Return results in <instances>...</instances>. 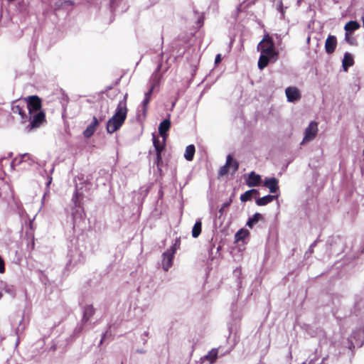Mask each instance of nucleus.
I'll list each match as a JSON object with an SVG mask.
<instances>
[{
    "instance_id": "nucleus-1",
    "label": "nucleus",
    "mask_w": 364,
    "mask_h": 364,
    "mask_svg": "<svg viewBox=\"0 0 364 364\" xmlns=\"http://www.w3.org/2000/svg\"><path fill=\"white\" fill-rule=\"evenodd\" d=\"M26 108L28 111V119L29 124L26 126L25 132L31 131L40 127L45 121V114L41 111V101L37 96H31L28 100L25 99Z\"/></svg>"
},
{
    "instance_id": "nucleus-2",
    "label": "nucleus",
    "mask_w": 364,
    "mask_h": 364,
    "mask_svg": "<svg viewBox=\"0 0 364 364\" xmlns=\"http://www.w3.org/2000/svg\"><path fill=\"white\" fill-rule=\"evenodd\" d=\"M127 100V94H125L123 99L119 102L114 115L108 120L107 123V132L108 133L115 132L123 125L128 112Z\"/></svg>"
},
{
    "instance_id": "nucleus-3",
    "label": "nucleus",
    "mask_w": 364,
    "mask_h": 364,
    "mask_svg": "<svg viewBox=\"0 0 364 364\" xmlns=\"http://www.w3.org/2000/svg\"><path fill=\"white\" fill-rule=\"evenodd\" d=\"M257 50L261 53L258 68L262 70L267 65L269 60L273 58V41L268 34L259 43Z\"/></svg>"
},
{
    "instance_id": "nucleus-4",
    "label": "nucleus",
    "mask_w": 364,
    "mask_h": 364,
    "mask_svg": "<svg viewBox=\"0 0 364 364\" xmlns=\"http://www.w3.org/2000/svg\"><path fill=\"white\" fill-rule=\"evenodd\" d=\"M81 188L76 184L75 192L73 196L72 202L74 205L72 210V216L74 225L79 223L85 218V212L82 207V200L83 198V193Z\"/></svg>"
},
{
    "instance_id": "nucleus-5",
    "label": "nucleus",
    "mask_w": 364,
    "mask_h": 364,
    "mask_svg": "<svg viewBox=\"0 0 364 364\" xmlns=\"http://www.w3.org/2000/svg\"><path fill=\"white\" fill-rule=\"evenodd\" d=\"M179 245V241L177 240L170 248L163 253L161 266L164 271H168L172 266L174 255L178 249Z\"/></svg>"
},
{
    "instance_id": "nucleus-6",
    "label": "nucleus",
    "mask_w": 364,
    "mask_h": 364,
    "mask_svg": "<svg viewBox=\"0 0 364 364\" xmlns=\"http://www.w3.org/2000/svg\"><path fill=\"white\" fill-rule=\"evenodd\" d=\"M161 69V65H159L156 70V71L152 74L151 77L150 82L151 83L150 89L145 93L144 99L142 101L143 111L145 112L146 111L147 105H149L151 96L153 92L154 87L158 85L160 82L161 75L159 73Z\"/></svg>"
},
{
    "instance_id": "nucleus-7",
    "label": "nucleus",
    "mask_w": 364,
    "mask_h": 364,
    "mask_svg": "<svg viewBox=\"0 0 364 364\" xmlns=\"http://www.w3.org/2000/svg\"><path fill=\"white\" fill-rule=\"evenodd\" d=\"M26 101L18 100L13 102L11 106V110L14 113L18 114L21 118V122L25 123L28 119V116L25 114L26 109Z\"/></svg>"
},
{
    "instance_id": "nucleus-8",
    "label": "nucleus",
    "mask_w": 364,
    "mask_h": 364,
    "mask_svg": "<svg viewBox=\"0 0 364 364\" xmlns=\"http://www.w3.org/2000/svg\"><path fill=\"white\" fill-rule=\"evenodd\" d=\"M318 133V123L316 122H311L307 128L305 129L304 136L302 144L309 142L313 140Z\"/></svg>"
},
{
    "instance_id": "nucleus-9",
    "label": "nucleus",
    "mask_w": 364,
    "mask_h": 364,
    "mask_svg": "<svg viewBox=\"0 0 364 364\" xmlns=\"http://www.w3.org/2000/svg\"><path fill=\"white\" fill-rule=\"evenodd\" d=\"M287 101L289 102H298L301 98L300 90L296 87H288L285 90Z\"/></svg>"
},
{
    "instance_id": "nucleus-10",
    "label": "nucleus",
    "mask_w": 364,
    "mask_h": 364,
    "mask_svg": "<svg viewBox=\"0 0 364 364\" xmlns=\"http://www.w3.org/2000/svg\"><path fill=\"white\" fill-rule=\"evenodd\" d=\"M337 46V39L335 36L329 35L325 42V50L328 54L333 53Z\"/></svg>"
},
{
    "instance_id": "nucleus-11",
    "label": "nucleus",
    "mask_w": 364,
    "mask_h": 364,
    "mask_svg": "<svg viewBox=\"0 0 364 364\" xmlns=\"http://www.w3.org/2000/svg\"><path fill=\"white\" fill-rule=\"evenodd\" d=\"M360 27V23L356 21H350L344 26L346 31L345 38L347 41L348 40V35L351 34L352 32L358 30Z\"/></svg>"
},
{
    "instance_id": "nucleus-12",
    "label": "nucleus",
    "mask_w": 364,
    "mask_h": 364,
    "mask_svg": "<svg viewBox=\"0 0 364 364\" xmlns=\"http://www.w3.org/2000/svg\"><path fill=\"white\" fill-rule=\"evenodd\" d=\"M261 176L256 174L255 172L252 171L246 179V184L249 187H253L259 185L261 183Z\"/></svg>"
},
{
    "instance_id": "nucleus-13",
    "label": "nucleus",
    "mask_w": 364,
    "mask_h": 364,
    "mask_svg": "<svg viewBox=\"0 0 364 364\" xmlns=\"http://www.w3.org/2000/svg\"><path fill=\"white\" fill-rule=\"evenodd\" d=\"M218 349L213 348L204 357L200 358L201 364H211L218 356Z\"/></svg>"
},
{
    "instance_id": "nucleus-14",
    "label": "nucleus",
    "mask_w": 364,
    "mask_h": 364,
    "mask_svg": "<svg viewBox=\"0 0 364 364\" xmlns=\"http://www.w3.org/2000/svg\"><path fill=\"white\" fill-rule=\"evenodd\" d=\"M99 124V121L97 117H93L92 122L90 125L86 128V129L83 132V135L86 138L90 137L96 130L97 125Z\"/></svg>"
},
{
    "instance_id": "nucleus-15",
    "label": "nucleus",
    "mask_w": 364,
    "mask_h": 364,
    "mask_svg": "<svg viewBox=\"0 0 364 364\" xmlns=\"http://www.w3.org/2000/svg\"><path fill=\"white\" fill-rule=\"evenodd\" d=\"M171 126V122L169 119H164L162 121L159 127V132L163 138V142L166 141V132L169 129Z\"/></svg>"
},
{
    "instance_id": "nucleus-16",
    "label": "nucleus",
    "mask_w": 364,
    "mask_h": 364,
    "mask_svg": "<svg viewBox=\"0 0 364 364\" xmlns=\"http://www.w3.org/2000/svg\"><path fill=\"white\" fill-rule=\"evenodd\" d=\"M354 64V60L353 55L349 53H346L342 61V66L345 71H347L348 68L353 66Z\"/></svg>"
},
{
    "instance_id": "nucleus-17",
    "label": "nucleus",
    "mask_w": 364,
    "mask_h": 364,
    "mask_svg": "<svg viewBox=\"0 0 364 364\" xmlns=\"http://www.w3.org/2000/svg\"><path fill=\"white\" fill-rule=\"evenodd\" d=\"M259 195V193L257 190L251 189V190L246 191L242 195H241L240 200L242 202H246L247 200H251L252 198H257Z\"/></svg>"
},
{
    "instance_id": "nucleus-18",
    "label": "nucleus",
    "mask_w": 364,
    "mask_h": 364,
    "mask_svg": "<svg viewBox=\"0 0 364 364\" xmlns=\"http://www.w3.org/2000/svg\"><path fill=\"white\" fill-rule=\"evenodd\" d=\"M95 313V309L92 305L85 306L83 310L82 321L87 322Z\"/></svg>"
},
{
    "instance_id": "nucleus-19",
    "label": "nucleus",
    "mask_w": 364,
    "mask_h": 364,
    "mask_svg": "<svg viewBox=\"0 0 364 364\" xmlns=\"http://www.w3.org/2000/svg\"><path fill=\"white\" fill-rule=\"evenodd\" d=\"M165 141L160 142L158 139H156L154 136L153 138V144L156 152V157L158 160L161 159V152L164 149V144Z\"/></svg>"
},
{
    "instance_id": "nucleus-20",
    "label": "nucleus",
    "mask_w": 364,
    "mask_h": 364,
    "mask_svg": "<svg viewBox=\"0 0 364 364\" xmlns=\"http://www.w3.org/2000/svg\"><path fill=\"white\" fill-rule=\"evenodd\" d=\"M196 149L194 145L191 144L186 146L185 153H184V158L188 161H191L193 159L194 154H195Z\"/></svg>"
},
{
    "instance_id": "nucleus-21",
    "label": "nucleus",
    "mask_w": 364,
    "mask_h": 364,
    "mask_svg": "<svg viewBox=\"0 0 364 364\" xmlns=\"http://www.w3.org/2000/svg\"><path fill=\"white\" fill-rule=\"evenodd\" d=\"M232 164V156L228 155L227 156L226 163L219 170V175L224 176L228 173L229 171V166Z\"/></svg>"
},
{
    "instance_id": "nucleus-22",
    "label": "nucleus",
    "mask_w": 364,
    "mask_h": 364,
    "mask_svg": "<svg viewBox=\"0 0 364 364\" xmlns=\"http://www.w3.org/2000/svg\"><path fill=\"white\" fill-rule=\"evenodd\" d=\"M273 200V196L267 195L262 198H257L256 203L258 205H264L270 203Z\"/></svg>"
},
{
    "instance_id": "nucleus-23",
    "label": "nucleus",
    "mask_w": 364,
    "mask_h": 364,
    "mask_svg": "<svg viewBox=\"0 0 364 364\" xmlns=\"http://www.w3.org/2000/svg\"><path fill=\"white\" fill-rule=\"evenodd\" d=\"M249 235V232L247 230L241 229L237 231L235 235V241L239 242L243 240Z\"/></svg>"
},
{
    "instance_id": "nucleus-24",
    "label": "nucleus",
    "mask_w": 364,
    "mask_h": 364,
    "mask_svg": "<svg viewBox=\"0 0 364 364\" xmlns=\"http://www.w3.org/2000/svg\"><path fill=\"white\" fill-rule=\"evenodd\" d=\"M201 222L198 220L196 222L193 229H192V236L194 238L198 237L201 232Z\"/></svg>"
},
{
    "instance_id": "nucleus-25",
    "label": "nucleus",
    "mask_w": 364,
    "mask_h": 364,
    "mask_svg": "<svg viewBox=\"0 0 364 364\" xmlns=\"http://www.w3.org/2000/svg\"><path fill=\"white\" fill-rule=\"evenodd\" d=\"M262 218V215L259 213H255L252 218H250L247 222V225L252 228L255 225L259 219Z\"/></svg>"
},
{
    "instance_id": "nucleus-26",
    "label": "nucleus",
    "mask_w": 364,
    "mask_h": 364,
    "mask_svg": "<svg viewBox=\"0 0 364 364\" xmlns=\"http://www.w3.org/2000/svg\"><path fill=\"white\" fill-rule=\"evenodd\" d=\"M264 186L269 188L270 193H273V178L265 180Z\"/></svg>"
},
{
    "instance_id": "nucleus-27",
    "label": "nucleus",
    "mask_w": 364,
    "mask_h": 364,
    "mask_svg": "<svg viewBox=\"0 0 364 364\" xmlns=\"http://www.w3.org/2000/svg\"><path fill=\"white\" fill-rule=\"evenodd\" d=\"M107 114H108V109H105V111H104L103 112H102V113L99 115V117H98V118H97V119H98V121H99V123H100V122L104 121V120L105 119V118L107 117Z\"/></svg>"
},
{
    "instance_id": "nucleus-28",
    "label": "nucleus",
    "mask_w": 364,
    "mask_h": 364,
    "mask_svg": "<svg viewBox=\"0 0 364 364\" xmlns=\"http://www.w3.org/2000/svg\"><path fill=\"white\" fill-rule=\"evenodd\" d=\"M238 167H239V164H238L237 161L235 160H233V159L232 158V164L229 166V168H232L233 172H235L238 169Z\"/></svg>"
},
{
    "instance_id": "nucleus-29",
    "label": "nucleus",
    "mask_w": 364,
    "mask_h": 364,
    "mask_svg": "<svg viewBox=\"0 0 364 364\" xmlns=\"http://www.w3.org/2000/svg\"><path fill=\"white\" fill-rule=\"evenodd\" d=\"M274 199H277V197H278V195H279V194L277 193V191H279V186H278V180H277V179H276L275 178H274Z\"/></svg>"
},
{
    "instance_id": "nucleus-30",
    "label": "nucleus",
    "mask_w": 364,
    "mask_h": 364,
    "mask_svg": "<svg viewBox=\"0 0 364 364\" xmlns=\"http://www.w3.org/2000/svg\"><path fill=\"white\" fill-rule=\"evenodd\" d=\"M231 202H232V200H231V199H230V200H229V201H228V202L225 203L223 205V206L221 207V208L220 209V213H223V211L224 208H225L228 207V206L230 205V204L231 203Z\"/></svg>"
},
{
    "instance_id": "nucleus-31",
    "label": "nucleus",
    "mask_w": 364,
    "mask_h": 364,
    "mask_svg": "<svg viewBox=\"0 0 364 364\" xmlns=\"http://www.w3.org/2000/svg\"><path fill=\"white\" fill-rule=\"evenodd\" d=\"M220 60H221V56H220V54H218V55H216V57H215V63H218V62H220Z\"/></svg>"
},
{
    "instance_id": "nucleus-32",
    "label": "nucleus",
    "mask_w": 364,
    "mask_h": 364,
    "mask_svg": "<svg viewBox=\"0 0 364 364\" xmlns=\"http://www.w3.org/2000/svg\"><path fill=\"white\" fill-rule=\"evenodd\" d=\"M148 335H149L148 331H145V332L144 333V334L142 335V336H144V338H143V339H144V342H146V338H147V337H148Z\"/></svg>"
},
{
    "instance_id": "nucleus-33",
    "label": "nucleus",
    "mask_w": 364,
    "mask_h": 364,
    "mask_svg": "<svg viewBox=\"0 0 364 364\" xmlns=\"http://www.w3.org/2000/svg\"><path fill=\"white\" fill-rule=\"evenodd\" d=\"M350 35H351V34H349V35H348V40H349V41H348V42L349 43H350V44H353V42L351 41V37H350Z\"/></svg>"
},
{
    "instance_id": "nucleus-34",
    "label": "nucleus",
    "mask_w": 364,
    "mask_h": 364,
    "mask_svg": "<svg viewBox=\"0 0 364 364\" xmlns=\"http://www.w3.org/2000/svg\"><path fill=\"white\" fill-rule=\"evenodd\" d=\"M274 61H275L277 60V53L276 52L275 50H274Z\"/></svg>"
},
{
    "instance_id": "nucleus-35",
    "label": "nucleus",
    "mask_w": 364,
    "mask_h": 364,
    "mask_svg": "<svg viewBox=\"0 0 364 364\" xmlns=\"http://www.w3.org/2000/svg\"><path fill=\"white\" fill-rule=\"evenodd\" d=\"M278 9H279V10H280V11H281L282 13H284L282 5H280V6H279V7L278 8Z\"/></svg>"
},
{
    "instance_id": "nucleus-36",
    "label": "nucleus",
    "mask_w": 364,
    "mask_h": 364,
    "mask_svg": "<svg viewBox=\"0 0 364 364\" xmlns=\"http://www.w3.org/2000/svg\"><path fill=\"white\" fill-rule=\"evenodd\" d=\"M51 183V178L49 179L48 182L47 183V186H49Z\"/></svg>"
},
{
    "instance_id": "nucleus-37",
    "label": "nucleus",
    "mask_w": 364,
    "mask_h": 364,
    "mask_svg": "<svg viewBox=\"0 0 364 364\" xmlns=\"http://www.w3.org/2000/svg\"><path fill=\"white\" fill-rule=\"evenodd\" d=\"M362 21H363V27H364V16L362 17Z\"/></svg>"
},
{
    "instance_id": "nucleus-38",
    "label": "nucleus",
    "mask_w": 364,
    "mask_h": 364,
    "mask_svg": "<svg viewBox=\"0 0 364 364\" xmlns=\"http://www.w3.org/2000/svg\"><path fill=\"white\" fill-rule=\"evenodd\" d=\"M1 297H2V293L0 292V299H1Z\"/></svg>"
},
{
    "instance_id": "nucleus-39",
    "label": "nucleus",
    "mask_w": 364,
    "mask_h": 364,
    "mask_svg": "<svg viewBox=\"0 0 364 364\" xmlns=\"http://www.w3.org/2000/svg\"><path fill=\"white\" fill-rule=\"evenodd\" d=\"M27 156V154H24L22 156V157H25V156Z\"/></svg>"
},
{
    "instance_id": "nucleus-40",
    "label": "nucleus",
    "mask_w": 364,
    "mask_h": 364,
    "mask_svg": "<svg viewBox=\"0 0 364 364\" xmlns=\"http://www.w3.org/2000/svg\"><path fill=\"white\" fill-rule=\"evenodd\" d=\"M302 364H306V363H303Z\"/></svg>"
}]
</instances>
